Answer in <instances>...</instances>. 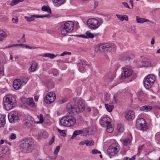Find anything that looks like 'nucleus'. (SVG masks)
Listing matches in <instances>:
<instances>
[{"label":"nucleus","mask_w":160,"mask_h":160,"mask_svg":"<svg viewBox=\"0 0 160 160\" xmlns=\"http://www.w3.org/2000/svg\"><path fill=\"white\" fill-rule=\"evenodd\" d=\"M49 16V15H32L30 17L25 16V18L27 22H29L34 20L35 18H43L44 17H48Z\"/></svg>","instance_id":"2eb2a0df"},{"label":"nucleus","mask_w":160,"mask_h":160,"mask_svg":"<svg viewBox=\"0 0 160 160\" xmlns=\"http://www.w3.org/2000/svg\"><path fill=\"white\" fill-rule=\"evenodd\" d=\"M25 47L26 48H29V49H32V48H33V49H34L35 48H34V47H30L29 46H28V45H26L25 46Z\"/></svg>","instance_id":"052dcab7"},{"label":"nucleus","mask_w":160,"mask_h":160,"mask_svg":"<svg viewBox=\"0 0 160 160\" xmlns=\"http://www.w3.org/2000/svg\"><path fill=\"white\" fill-rule=\"evenodd\" d=\"M105 106L107 111L109 112H111L114 108V106L113 105H110L107 104H105Z\"/></svg>","instance_id":"7c9ffc66"},{"label":"nucleus","mask_w":160,"mask_h":160,"mask_svg":"<svg viewBox=\"0 0 160 160\" xmlns=\"http://www.w3.org/2000/svg\"><path fill=\"white\" fill-rule=\"evenodd\" d=\"M136 155H134L133 156L132 158H131V160H134L135 159V157H136Z\"/></svg>","instance_id":"774afa93"},{"label":"nucleus","mask_w":160,"mask_h":160,"mask_svg":"<svg viewBox=\"0 0 160 160\" xmlns=\"http://www.w3.org/2000/svg\"><path fill=\"white\" fill-rule=\"evenodd\" d=\"M98 2L96 1H94V7L95 8H96V7H97V6L98 5Z\"/></svg>","instance_id":"13d9d810"},{"label":"nucleus","mask_w":160,"mask_h":160,"mask_svg":"<svg viewBox=\"0 0 160 160\" xmlns=\"http://www.w3.org/2000/svg\"><path fill=\"white\" fill-rule=\"evenodd\" d=\"M78 36L80 38H88L87 36L84 35H79Z\"/></svg>","instance_id":"5fc2aeb1"},{"label":"nucleus","mask_w":160,"mask_h":160,"mask_svg":"<svg viewBox=\"0 0 160 160\" xmlns=\"http://www.w3.org/2000/svg\"><path fill=\"white\" fill-rule=\"evenodd\" d=\"M136 20L137 22L138 23H142L144 22L149 21L148 20L145 18H140L138 16L136 17Z\"/></svg>","instance_id":"393cba45"},{"label":"nucleus","mask_w":160,"mask_h":160,"mask_svg":"<svg viewBox=\"0 0 160 160\" xmlns=\"http://www.w3.org/2000/svg\"><path fill=\"white\" fill-rule=\"evenodd\" d=\"M54 137H53L52 138L51 140L49 142V145H50L52 144L54 142Z\"/></svg>","instance_id":"864d4df0"},{"label":"nucleus","mask_w":160,"mask_h":160,"mask_svg":"<svg viewBox=\"0 0 160 160\" xmlns=\"http://www.w3.org/2000/svg\"><path fill=\"white\" fill-rule=\"evenodd\" d=\"M86 110L88 112H90L91 110V109L90 107H88L87 108Z\"/></svg>","instance_id":"69168bd1"},{"label":"nucleus","mask_w":160,"mask_h":160,"mask_svg":"<svg viewBox=\"0 0 160 160\" xmlns=\"http://www.w3.org/2000/svg\"><path fill=\"white\" fill-rule=\"evenodd\" d=\"M111 119L108 117L103 118L100 121V125L104 127L111 124Z\"/></svg>","instance_id":"4468645a"},{"label":"nucleus","mask_w":160,"mask_h":160,"mask_svg":"<svg viewBox=\"0 0 160 160\" xmlns=\"http://www.w3.org/2000/svg\"><path fill=\"white\" fill-rule=\"evenodd\" d=\"M143 147V145L139 146L138 148V150L139 152H140L141 150L142 149Z\"/></svg>","instance_id":"680f3d73"},{"label":"nucleus","mask_w":160,"mask_h":160,"mask_svg":"<svg viewBox=\"0 0 160 160\" xmlns=\"http://www.w3.org/2000/svg\"><path fill=\"white\" fill-rule=\"evenodd\" d=\"M86 34L88 38H94L93 35L89 31L86 32Z\"/></svg>","instance_id":"58836bf2"},{"label":"nucleus","mask_w":160,"mask_h":160,"mask_svg":"<svg viewBox=\"0 0 160 160\" xmlns=\"http://www.w3.org/2000/svg\"><path fill=\"white\" fill-rule=\"evenodd\" d=\"M131 140L130 139L127 138L124 139L123 142V144L125 146H127L130 144Z\"/></svg>","instance_id":"e433bc0d"},{"label":"nucleus","mask_w":160,"mask_h":160,"mask_svg":"<svg viewBox=\"0 0 160 160\" xmlns=\"http://www.w3.org/2000/svg\"><path fill=\"white\" fill-rule=\"evenodd\" d=\"M6 33L3 31L0 30V41L4 39L7 37Z\"/></svg>","instance_id":"a878e982"},{"label":"nucleus","mask_w":160,"mask_h":160,"mask_svg":"<svg viewBox=\"0 0 160 160\" xmlns=\"http://www.w3.org/2000/svg\"><path fill=\"white\" fill-rule=\"evenodd\" d=\"M71 53L70 52L65 51L63 52L60 55V56H63L64 55H70Z\"/></svg>","instance_id":"de8ad7c7"},{"label":"nucleus","mask_w":160,"mask_h":160,"mask_svg":"<svg viewBox=\"0 0 160 160\" xmlns=\"http://www.w3.org/2000/svg\"><path fill=\"white\" fill-rule=\"evenodd\" d=\"M21 84L20 80L18 79L15 80L13 83V88L16 90L19 89L21 87Z\"/></svg>","instance_id":"a211bd4d"},{"label":"nucleus","mask_w":160,"mask_h":160,"mask_svg":"<svg viewBox=\"0 0 160 160\" xmlns=\"http://www.w3.org/2000/svg\"><path fill=\"white\" fill-rule=\"evenodd\" d=\"M103 23V20L101 18H90L87 21V25L91 29L95 30L97 29Z\"/></svg>","instance_id":"20e7f679"},{"label":"nucleus","mask_w":160,"mask_h":160,"mask_svg":"<svg viewBox=\"0 0 160 160\" xmlns=\"http://www.w3.org/2000/svg\"><path fill=\"white\" fill-rule=\"evenodd\" d=\"M38 97L37 96H35L34 97V100H35V101H36V102L37 101H38Z\"/></svg>","instance_id":"338daca9"},{"label":"nucleus","mask_w":160,"mask_h":160,"mask_svg":"<svg viewBox=\"0 0 160 160\" xmlns=\"http://www.w3.org/2000/svg\"><path fill=\"white\" fill-rule=\"evenodd\" d=\"M60 146H58L56 148L54 152V153L56 155L58 154V152L60 150Z\"/></svg>","instance_id":"37998d69"},{"label":"nucleus","mask_w":160,"mask_h":160,"mask_svg":"<svg viewBox=\"0 0 160 160\" xmlns=\"http://www.w3.org/2000/svg\"><path fill=\"white\" fill-rule=\"evenodd\" d=\"M26 103L32 108H34L35 106V103L32 98L27 99L26 101Z\"/></svg>","instance_id":"aec40b11"},{"label":"nucleus","mask_w":160,"mask_h":160,"mask_svg":"<svg viewBox=\"0 0 160 160\" xmlns=\"http://www.w3.org/2000/svg\"><path fill=\"white\" fill-rule=\"evenodd\" d=\"M75 117L72 115H67L61 119L59 124L64 127H72L76 123Z\"/></svg>","instance_id":"7ed1b4c3"},{"label":"nucleus","mask_w":160,"mask_h":160,"mask_svg":"<svg viewBox=\"0 0 160 160\" xmlns=\"http://www.w3.org/2000/svg\"><path fill=\"white\" fill-rule=\"evenodd\" d=\"M86 140H85L83 141H81L79 142V145H84V144H86Z\"/></svg>","instance_id":"6e6d98bb"},{"label":"nucleus","mask_w":160,"mask_h":160,"mask_svg":"<svg viewBox=\"0 0 160 160\" xmlns=\"http://www.w3.org/2000/svg\"><path fill=\"white\" fill-rule=\"evenodd\" d=\"M42 135H45L46 137H47L48 136V134L45 131L43 132Z\"/></svg>","instance_id":"4d7b16f0"},{"label":"nucleus","mask_w":160,"mask_h":160,"mask_svg":"<svg viewBox=\"0 0 160 160\" xmlns=\"http://www.w3.org/2000/svg\"><path fill=\"white\" fill-rule=\"evenodd\" d=\"M5 124V115L0 114V127H2Z\"/></svg>","instance_id":"6ab92c4d"},{"label":"nucleus","mask_w":160,"mask_h":160,"mask_svg":"<svg viewBox=\"0 0 160 160\" xmlns=\"http://www.w3.org/2000/svg\"><path fill=\"white\" fill-rule=\"evenodd\" d=\"M34 146V141L31 138H26L22 140L19 145L20 149L24 153L31 152Z\"/></svg>","instance_id":"f03ea898"},{"label":"nucleus","mask_w":160,"mask_h":160,"mask_svg":"<svg viewBox=\"0 0 160 160\" xmlns=\"http://www.w3.org/2000/svg\"><path fill=\"white\" fill-rule=\"evenodd\" d=\"M108 95L107 93L105 94L104 99L105 100L108 101L109 99V97L108 96Z\"/></svg>","instance_id":"3c124183"},{"label":"nucleus","mask_w":160,"mask_h":160,"mask_svg":"<svg viewBox=\"0 0 160 160\" xmlns=\"http://www.w3.org/2000/svg\"><path fill=\"white\" fill-rule=\"evenodd\" d=\"M82 135L83 136H86L89 133V128H84L81 129Z\"/></svg>","instance_id":"c9c22d12"},{"label":"nucleus","mask_w":160,"mask_h":160,"mask_svg":"<svg viewBox=\"0 0 160 160\" xmlns=\"http://www.w3.org/2000/svg\"><path fill=\"white\" fill-rule=\"evenodd\" d=\"M12 100L11 98L8 97H4L3 98L4 105L7 110H9L14 107L15 104Z\"/></svg>","instance_id":"1a4fd4ad"},{"label":"nucleus","mask_w":160,"mask_h":160,"mask_svg":"<svg viewBox=\"0 0 160 160\" xmlns=\"http://www.w3.org/2000/svg\"><path fill=\"white\" fill-rule=\"evenodd\" d=\"M154 38H152L151 42V43L152 45H153L154 44Z\"/></svg>","instance_id":"bf43d9fd"},{"label":"nucleus","mask_w":160,"mask_h":160,"mask_svg":"<svg viewBox=\"0 0 160 160\" xmlns=\"http://www.w3.org/2000/svg\"><path fill=\"white\" fill-rule=\"evenodd\" d=\"M133 71L130 68H123L121 77V79L123 80L130 77L132 74Z\"/></svg>","instance_id":"f8f14e48"},{"label":"nucleus","mask_w":160,"mask_h":160,"mask_svg":"<svg viewBox=\"0 0 160 160\" xmlns=\"http://www.w3.org/2000/svg\"><path fill=\"white\" fill-rule=\"evenodd\" d=\"M155 80V77L153 74L147 75L143 80L144 86L147 89L150 88L153 85Z\"/></svg>","instance_id":"6e6552de"},{"label":"nucleus","mask_w":160,"mask_h":160,"mask_svg":"<svg viewBox=\"0 0 160 160\" xmlns=\"http://www.w3.org/2000/svg\"><path fill=\"white\" fill-rule=\"evenodd\" d=\"M73 23L72 22L68 21L66 22L60 28L61 33L65 35L70 32L73 29Z\"/></svg>","instance_id":"39448f33"},{"label":"nucleus","mask_w":160,"mask_h":160,"mask_svg":"<svg viewBox=\"0 0 160 160\" xmlns=\"http://www.w3.org/2000/svg\"><path fill=\"white\" fill-rule=\"evenodd\" d=\"M82 131L81 129L79 130H76L75 131L72 136L71 137V138L73 139L76 136L79 135V134H82Z\"/></svg>","instance_id":"cd10ccee"},{"label":"nucleus","mask_w":160,"mask_h":160,"mask_svg":"<svg viewBox=\"0 0 160 160\" xmlns=\"http://www.w3.org/2000/svg\"><path fill=\"white\" fill-rule=\"evenodd\" d=\"M122 4L126 8H130L129 6H128V3L126 2H122Z\"/></svg>","instance_id":"8fccbe9b"},{"label":"nucleus","mask_w":160,"mask_h":160,"mask_svg":"<svg viewBox=\"0 0 160 160\" xmlns=\"http://www.w3.org/2000/svg\"><path fill=\"white\" fill-rule=\"evenodd\" d=\"M143 94V92L140 90H139L138 92V98L139 99H140L139 98L141 96H142Z\"/></svg>","instance_id":"a18cd8bd"},{"label":"nucleus","mask_w":160,"mask_h":160,"mask_svg":"<svg viewBox=\"0 0 160 160\" xmlns=\"http://www.w3.org/2000/svg\"><path fill=\"white\" fill-rule=\"evenodd\" d=\"M152 109V107L150 106H144L140 108V110L141 111L147 112Z\"/></svg>","instance_id":"412c9836"},{"label":"nucleus","mask_w":160,"mask_h":160,"mask_svg":"<svg viewBox=\"0 0 160 160\" xmlns=\"http://www.w3.org/2000/svg\"><path fill=\"white\" fill-rule=\"evenodd\" d=\"M119 150V145L117 142L112 143L108 148L107 152L110 158L114 156Z\"/></svg>","instance_id":"0eeeda50"},{"label":"nucleus","mask_w":160,"mask_h":160,"mask_svg":"<svg viewBox=\"0 0 160 160\" xmlns=\"http://www.w3.org/2000/svg\"><path fill=\"white\" fill-rule=\"evenodd\" d=\"M24 45H25L22 44H14V45H11V46H7L6 47V48H10L13 47H14L15 46H18L19 47H24Z\"/></svg>","instance_id":"a19ab883"},{"label":"nucleus","mask_w":160,"mask_h":160,"mask_svg":"<svg viewBox=\"0 0 160 160\" xmlns=\"http://www.w3.org/2000/svg\"><path fill=\"white\" fill-rule=\"evenodd\" d=\"M146 122L145 120L142 118L138 119L136 122V126L137 128L140 130H145L147 128L146 125Z\"/></svg>","instance_id":"9d476101"},{"label":"nucleus","mask_w":160,"mask_h":160,"mask_svg":"<svg viewBox=\"0 0 160 160\" xmlns=\"http://www.w3.org/2000/svg\"><path fill=\"white\" fill-rule=\"evenodd\" d=\"M86 145L87 146H91L94 145V142L93 140H86Z\"/></svg>","instance_id":"4c0bfd02"},{"label":"nucleus","mask_w":160,"mask_h":160,"mask_svg":"<svg viewBox=\"0 0 160 160\" xmlns=\"http://www.w3.org/2000/svg\"><path fill=\"white\" fill-rule=\"evenodd\" d=\"M135 115L134 112L131 110L128 111L127 113L125 116L126 118L128 120H132L135 118Z\"/></svg>","instance_id":"dca6fc26"},{"label":"nucleus","mask_w":160,"mask_h":160,"mask_svg":"<svg viewBox=\"0 0 160 160\" xmlns=\"http://www.w3.org/2000/svg\"><path fill=\"white\" fill-rule=\"evenodd\" d=\"M41 9L43 11L47 12L49 13H51L52 12L50 8L48 6H43L42 7Z\"/></svg>","instance_id":"bb28decb"},{"label":"nucleus","mask_w":160,"mask_h":160,"mask_svg":"<svg viewBox=\"0 0 160 160\" xmlns=\"http://www.w3.org/2000/svg\"><path fill=\"white\" fill-rule=\"evenodd\" d=\"M22 39L23 41V42H25V35H24V34L22 36Z\"/></svg>","instance_id":"0e129e2a"},{"label":"nucleus","mask_w":160,"mask_h":160,"mask_svg":"<svg viewBox=\"0 0 160 160\" xmlns=\"http://www.w3.org/2000/svg\"><path fill=\"white\" fill-rule=\"evenodd\" d=\"M92 153L93 154H95L98 153L101 154V152L100 151H98V150L95 149H94L92 150Z\"/></svg>","instance_id":"49530a36"},{"label":"nucleus","mask_w":160,"mask_h":160,"mask_svg":"<svg viewBox=\"0 0 160 160\" xmlns=\"http://www.w3.org/2000/svg\"><path fill=\"white\" fill-rule=\"evenodd\" d=\"M107 129H106V131L109 133L112 132L114 128L112 127V124L109 125H108L106 127Z\"/></svg>","instance_id":"72a5a7b5"},{"label":"nucleus","mask_w":160,"mask_h":160,"mask_svg":"<svg viewBox=\"0 0 160 160\" xmlns=\"http://www.w3.org/2000/svg\"><path fill=\"white\" fill-rule=\"evenodd\" d=\"M116 16L121 21H122L124 20L126 21H127L128 20V16L127 15H123L121 16L119 14H116Z\"/></svg>","instance_id":"4be33fe9"},{"label":"nucleus","mask_w":160,"mask_h":160,"mask_svg":"<svg viewBox=\"0 0 160 160\" xmlns=\"http://www.w3.org/2000/svg\"><path fill=\"white\" fill-rule=\"evenodd\" d=\"M18 18H12V21L13 23H17L18 22Z\"/></svg>","instance_id":"603ef678"},{"label":"nucleus","mask_w":160,"mask_h":160,"mask_svg":"<svg viewBox=\"0 0 160 160\" xmlns=\"http://www.w3.org/2000/svg\"><path fill=\"white\" fill-rule=\"evenodd\" d=\"M87 65L86 62L84 61H81L78 64V70L80 72H83L85 70V67Z\"/></svg>","instance_id":"f3484780"},{"label":"nucleus","mask_w":160,"mask_h":160,"mask_svg":"<svg viewBox=\"0 0 160 160\" xmlns=\"http://www.w3.org/2000/svg\"><path fill=\"white\" fill-rule=\"evenodd\" d=\"M37 64L35 62L32 63L31 65L30 68L29 69L30 71H31V72L34 71L37 66Z\"/></svg>","instance_id":"c85d7f7f"},{"label":"nucleus","mask_w":160,"mask_h":160,"mask_svg":"<svg viewBox=\"0 0 160 160\" xmlns=\"http://www.w3.org/2000/svg\"><path fill=\"white\" fill-rule=\"evenodd\" d=\"M57 130L61 136L63 137H64L66 136V134L65 130H61L59 129H58Z\"/></svg>","instance_id":"ea45409f"},{"label":"nucleus","mask_w":160,"mask_h":160,"mask_svg":"<svg viewBox=\"0 0 160 160\" xmlns=\"http://www.w3.org/2000/svg\"><path fill=\"white\" fill-rule=\"evenodd\" d=\"M39 121L38 122H36L37 123H42L43 122V115L42 114H40V115L39 117Z\"/></svg>","instance_id":"79ce46f5"},{"label":"nucleus","mask_w":160,"mask_h":160,"mask_svg":"<svg viewBox=\"0 0 160 160\" xmlns=\"http://www.w3.org/2000/svg\"><path fill=\"white\" fill-rule=\"evenodd\" d=\"M41 56L43 57H47L50 58L51 59H53L56 57L53 54H51L49 53H43L40 55Z\"/></svg>","instance_id":"b1692460"},{"label":"nucleus","mask_w":160,"mask_h":160,"mask_svg":"<svg viewBox=\"0 0 160 160\" xmlns=\"http://www.w3.org/2000/svg\"><path fill=\"white\" fill-rule=\"evenodd\" d=\"M129 2L130 3V4L131 5L132 7V8H133V0H129Z\"/></svg>","instance_id":"e2e57ef3"},{"label":"nucleus","mask_w":160,"mask_h":160,"mask_svg":"<svg viewBox=\"0 0 160 160\" xmlns=\"http://www.w3.org/2000/svg\"><path fill=\"white\" fill-rule=\"evenodd\" d=\"M118 128L119 132H122L124 130V128L122 127L118 126Z\"/></svg>","instance_id":"09e8293b"},{"label":"nucleus","mask_w":160,"mask_h":160,"mask_svg":"<svg viewBox=\"0 0 160 160\" xmlns=\"http://www.w3.org/2000/svg\"><path fill=\"white\" fill-rule=\"evenodd\" d=\"M47 86L49 89H51L54 88V84L52 81L50 80L47 83Z\"/></svg>","instance_id":"473e14b6"},{"label":"nucleus","mask_w":160,"mask_h":160,"mask_svg":"<svg viewBox=\"0 0 160 160\" xmlns=\"http://www.w3.org/2000/svg\"><path fill=\"white\" fill-rule=\"evenodd\" d=\"M67 109L70 113L82 112L85 109L84 101L80 98H74L72 104L67 105Z\"/></svg>","instance_id":"f257e3e1"},{"label":"nucleus","mask_w":160,"mask_h":160,"mask_svg":"<svg viewBox=\"0 0 160 160\" xmlns=\"http://www.w3.org/2000/svg\"><path fill=\"white\" fill-rule=\"evenodd\" d=\"M48 97L50 98V99H53V101L55 100L56 98V95L53 92H49L47 95Z\"/></svg>","instance_id":"c756f323"},{"label":"nucleus","mask_w":160,"mask_h":160,"mask_svg":"<svg viewBox=\"0 0 160 160\" xmlns=\"http://www.w3.org/2000/svg\"><path fill=\"white\" fill-rule=\"evenodd\" d=\"M16 138V135L14 133H12L10 136V138L11 140H14Z\"/></svg>","instance_id":"c03bdc74"},{"label":"nucleus","mask_w":160,"mask_h":160,"mask_svg":"<svg viewBox=\"0 0 160 160\" xmlns=\"http://www.w3.org/2000/svg\"><path fill=\"white\" fill-rule=\"evenodd\" d=\"M112 49V48L111 45L107 43L100 44L95 48L96 52L98 53L102 52H111Z\"/></svg>","instance_id":"423d86ee"},{"label":"nucleus","mask_w":160,"mask_h":160,"mask_svg":"<svg viewBox=\"0 0 160 160\" xmlns=\"http://www.w3.org/2000/svg\"><path fill=\"white\" fill-rule=\"evenodd\" d=\"M44 101L46 103L49 104L52 102H53V99H52L50 98H50L46 95L44 98Z\"/></svg>","instance_id":"2f4dec72"},{"label":"nucleus","mask_w":160,"mask_h":160,"mask_svg":"<svg viewBox=\"0 0 160 160\" xmlns=\"http://www.w3.org/2000/svg\"><path fill=\"white\" fill-rule=\"evenodd\" d=\"M8 118L9 121L11 123L18 122L19 121L18 114L15 111L11 112L8 114Z\"/></svg>","instance_id":"9b49d317"},{"label":"nucleus","mask_w":160,"mask_h":160,"mask_svg":"<svg viewBox=\"0 0 160 160\" xmlns=\"http://www.w3.org/2000/svg\"><path fill=\"white\" fill-rule=\"evenodd\" d=\"M52 1L55 3L56 6L57 7L60 6L65 2V0H52Z\"/></svg>","instance_id":"5701e85b"},{"label":"nucleus","mask_w":160,"mask_h":160,"mask_svg":"<svg viewBox=\"0 0 160 160\" xmlns=\"http://www.w3.org/2000/svg\"><path fill=\"white\" fill-rule=\"evenodd\" d=\"M24 1V0H13L11 1L10 5L12 6H14L17 4L19 2H22Z\"/></svg>","instance_id":"f704fd0d"},{"label":"nucleus","mask_w":160,"mask_h":160,"mask_svg":"<svg viewBox=\"0 0 160 160\" xmlns=\"http://www.w3.org/2000/svg\"><path fill=\"white\" fill-rule=\"evenodd\" d=\"M34 124V119L30 116H28L23 121L24 126L28 127H31Z\"/></svg>","instance_id":"ddd939ff"}]
</instances>
